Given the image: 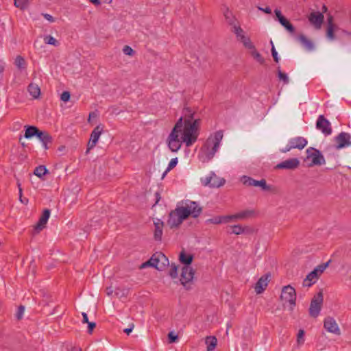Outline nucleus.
Returning <instances> with one entry per match:
<instances>
[{
    "instance_id": "1",
    "label": "nucleus",
    "mask_w": 351,
    "mask_h": 351,
    "mask_svg": "<svg viewBox=\"0 0 351 351\" xmlns=\"http://www.w3.org/2000/svg\"><path fill=\"white\" fill-rule=\"evenodd\" d=\"M200 119L195 117V113L190 108L185 107L182 116L177 121L167 139L168 147L173 152H178L184 143L187 147L193 145L197 140Z\"/></svg>"
},
{
    "instance_id": "2",
    "label": "nucleus",
    "mask_w": 351,
    "mask_h": 351,
    "mask_svg": "<svg viewBox=\"0 0 351 351\" xmlns=\"http://www.w3.org/2000/svg\"><path fill=\"white\" fill-rule=\"evenodd\" d=\"M221 130L210 134L206 139L199 152V158L203 162H208L213 158L218 151L223 138Z\"/></svg>"
},
{
    "instance_id": "3",
    "label": "nucleus",
    "mask_w": 351,
    "mask_h": 351,
    "mask_svg": "<svg viewBox=\"0 0 351 351\" xmlns=\"http://www.w3.org/2000/svg\"><path fill=\"white\" fill-rule=\"evenodd\" d=\"M280 300L283 305L288 304L290 311H293L295 306L296 293L295 289L291 285L285 286L281 292Z\"/></svg>"
},
{
    "instance_id": "4",
    "label": "nucleus",
    "mask_w": 351,
    "mask_h": 351,
    "mask_svg": "<svg viewBox=\"0 0 351 351\" xmlns=\"http://www.w3.org/2000/svg\"><path fill=\"white\" fill-rule=\"evenodd\" d=\"M330 261L325 263L317 265L311 272H310L303 281L304 287H311L314 285L318 280L320 275L328 267Z\"/></svg>"
},
{
    "instance_id": "5",
    "label": "nucleus",
    "mask_w": 351,
    "mask_h": 351,
    "mask_svg": "<svg viewBox=\"0 0 351 351\" xmlns=\"http://www.w3.org/2000/svg\"><path fill=\"white\" fill-rule=\"evenodd\" d=\"M187 218V214L184 210H181L177 207L174 210L169 213L167 224L170 228L179 226Z\"/></svg>"
},
{
    "instance_id": "6",
    "label": "nucleus",
    "mask_w": 351,
    "mask_h": 351,
    "mask_svg": "<svg viewBox=\"0 0 351 351\" xmlns=\"http://www.w3.org/2000/svg\"><path fill=\"white\" fill-rule=\"evenodd\" d=\"M322 303L323 293L320 291L316 295H315L311 300L309 308V315L311 317L315 318L319 315Z\"/></svg>"
},
{
    "instance_id": "7",
    "label": "nucleus",
    "mask_w": 351,
    "mask_h": 351,
    "mask_svg": "<svg viewBox=\"0 0 351 351\" xmlns=\"http://www.w3.org/2000/svg\"><path fill=\"white\" fill-rule=\"evenodd\" d=\"M179 208L186 211L187 217L190 215L195 218L197 217L202 212V208L199 206V204L190 200L185 201L184 205Z\"/></svg>"
},
{
    "instance_id": "8",
    "label": "nucleus",
    "mask_w": 351,
    "mask_h": 351,
    "mask_svg": "<svg viewBox=\"0 0 351 351\" xmlns=\"http://www.w3.org/2000/svg\"><path fill=\"white\" fill-rule=\"evenodd\" d=\"M204 186L210 187H220L225 184V180L217 176L214 173H211L209 176L201 179Z\"/></svg>"
},
{
    "instance_id": "9",
    "label": "nucleus",
    "mask_w": 351,
    "mask_h": 351,
    "mask_svg": "<svg viewBox=\"0 0 351 351\" xmlns=\"http://www.w3.org/2000/svg\"><path fill=\"white\" fill-rule=\"evenodd\" d=\"M335 141L336 143L335 148L338 150L351 146V134L341 132L335 137Z\"/></svg>"
},
{
    "instance_id": "10",
    "label": "nucleus",
    "mask_w": 351,
    "mask_h": 351,
    "mask_svg": "<svg viewBox=\"0 0 351 351\" xmlns=\"http://www.w3.org/2000/svg\"><path fill=\"white\" fill-rule=\"evenodd\" d=\"M195 271L190 265H184L182 269L180 281L182 285L189 289L190 287L187 285L192 282L194 278Z\"/></svg>"
},
{
    "instance_id": "11",
    "label": "nucleus",
    "mask_w": 351,
    "mask_h": 351,
    "mask_svg": "<svg viewBox=\"0 0 351 351\" xmlns=\"http://www.w3.org/2000/svg\"><path fill=\"white\" fill-rule=\"evenodd\" d=\"M153 264V267L158 270H162L169 264V260L165 254L162 253H156L149 260V263Z\"/></svg>"
},
{
    "instance_id": "12",
    "label": "nucleus",
    "mask_w": 351,
    "mask_h": 351,
    "mask_svg": "<svg viewBox=\"0 0 351 351\" xmlns=\"http://www.w3.org/2000/svg\"><path fill=\"white\" fill-rule=\"evenodd\" d=\"M316 128L321 131L325 136L330 135L332 132L331 123L322 114L319 115L317 119Z\"/></svg>"
},
{
    "instance_id": "13",
    "label": "nucleus",
    "mask_w": 351,
    "mask_h": 351,
    "mask_svg": "<svg viewBox=\"0 0 351 351\" xmlns=\"http://www.w3.org/2000/svg\"><path fill=\"white\" fill-rule=\"evenodd\" d=\"M306 152L308 154L307 157L311 158V166L322 165L325 164L326 160L324 157L319 150L310 147L306 149Z\"/></svg>"
},
{
    "instance_id": "14",
    "label": "nucleus",
    "mask_w": 351,
    "mask_h": 351,
    "mask_svg": "<svg viewBox=\"0 0 351 351\" xmlns=\"http://www.w3.org/2000/svg\"><path fill=\"white\" fill-rule=\"evenodd\" d=\"M104 128L101 125L96 126L90 134V138L87 145L86 154L93 149L98 142L100 135L103 132Z\"/></svg>"
},
{
    "instance_id": "15",
    "label": "nucleus",
    "mask_w": 351,
    "mask_h": 351,
    "mask_svg": "<svg viewBox=\"0 0 351 351\" xmlns=\"http://www.w3.org/2000/svg\"><path fill=\"white\" fill-rule=\"evenodd\" d=\"M256 215V212L254 210L247 209L240 211L236 214L228 215V217L230 221H237V220H244L249 218L254 217Z\"/></svg>"
},
{
    "instance_id": "16",
    "label": "nucleus",
    "mask_w": 351,
    "mask_h": 351,
    "mask_svg": "<svg viewBox=\"0 0 351 351\" xmlns=\"http://www.w3.org/2000/svg\"><path fill=\"white\" fill-rule=\"evenodd\" d=\"M324 326L325 329L331 333L339 334L340 330L335 319L333 317H328L324 319Z\"/></svg>"
},
{
    "instance_id": "17",
    "label": "nucleus",
    "mask_w": 351,
    "mask_h": 351,
    "mask_svg": "<svg viewBox=\"0 0 351 351\" xmlns=\"http://www.w3.org/2000/svg\"><path fill=\"white\" fill-rule=\"evenodd\" d=\"M324 18L323 13L313 12L310 14L308 21L316 29H319L324 21Z\"/></svg>"
},
{
    "instance_id": "18",
    "label": "nucleus",
    "mask_w": 351,
    "mask_h": 351,
    "mask_svg": "<svg viewBox=\"0 0 351 351\" xmlns=\"http://www.w3.org/2000/svg\"><path fill=\"white\" fill-rule=\"evenodd\" d=\"M300 161L298 158H290L278 163L276 165L277 169H294L299 166Z\"/></svg>"
},
{
    "instance_id": "19",
    "label": "nucleus",
    "mask_w": 351,
    "mask_h": 351,
    "mask_svg": "<svg viewBox=\"0 0 351 351\" xmlns=\"http://www.w3.org/2000/svg\"><path fill=\"white\" fill-rule=\"evenodd\" d=\"M269 274L261 276L255 285L254 289L256 293L260 294L264 291L269 281Z\"/></svg>"
},
{
    "instance_id": "20",
    "label": "nucleus",
    "mask_w": 351,
    "mask_h": 351,
    "mask_svg": "<svg viewBox=\"0 0 351 351\" xmlns=\"http://www.w3.org/2000/svg\"><path fill=\"white\" fill-rule=\"evenodd\" d=\"M49 216H50V210L49 209H45L43 211L41 217H40L38 223H36V225L34 227L35 230L37 232H40L45 227V225L47 223Z\"/></svg>"
},
{
    "instance_id": "21",
    "label": "nucleus",
    "mask_w": 351,
    "mask_h": 351,
    "mask_svg": "<svg viewBox=\"0 0 351 351\" xmlns=\"http://www.w3.org/2000/svg\"><path fill=\"white\" fill-rule=\"evenodd\" d=\"M289 141L293 149H302L307 145V140L302 136L292 138Z\"/></svg>"
},
{
    "instance_id": "22",
    "label": "nucleus",
    "mask_w": 351,
    "mask_h": 351,
    "mask_svg": "<svg viewBox=\"0 0 351 351\" xmlns=\"http://www.w3.org/2000/svg\"><path fill=\"white\" fill-rule=\"evenodd\" d=\"M164 223L160 219H157L154 221V239L156 241H161L162 236V228Z\"/></svg>"
},
{
    "instance_id": "23",
    "label": "nucleus",
    "mask_w": 351,
    "mask_h": 351,
    "mask_svg": "<svg viewBox=\"0 0 351 351\" xmlns=\"http://www.w3.org/2000/svg\"><path fill=\"white\" fill-rule=\"evenodd\" d=\"M36 136L43 143L44 148L47 149V144L52 142V137L49 134V133L39 130Z\"/></svg>"
},
{
    "instance_id": "24",
    "label": "nucleus",
    "mask_w": 351,
    "mask_h": 351,
    "mask_svg": "<svg viewBox=\"0 0 351 351\" xmlns=\"http://www.w3.org/2000/svg\"><path fill=\"white\" fill-rule=\"evenodd\" d=\"M223 15L225 16L226 22L232 27L239 23L234 16L232 14V12L228 8L226 9V10L223 12Z\"/></svg>"
},
{
    "instance_id": "25",
    "label": "nucleus",
    "mask_w": 351,
    "mask_h": 351,
    "mask_svg": "<svg viewBox=\"0 0 351 351\" xmlns=\"http://www.w3.org/2000/svg\"><path fill=\"white\" fill-rule=\"evenodd\" d=\"M298 39L308 51H311L313 49L314 46L313 43L309 39H308L304 35H299L298 36Z\"/></svg>"
},
{
    "instance_id": "26",
    "label": "nucleus",
    "mask_w": 351,
    "mask_h": 351,
    "mask_svg": "<svg viewBox=\"0 0 351 351\" xmlns=\"http://www.w3.org/2000/svg\"><path fill=\"white\" fill-rule=\"evenodd\" d=\"M27 90L30 95H32L34 99L38 98L40 95V89L36 84H29L27 87Z\"/></svg>"
},
{
    "instance_id": "27",
    "label": "nucleus",
    "mask_w": 351,
    "mask_h": 351,
    "mask_svg": "<svg viewBox=\"0 0 351 351\" xmlns=\"http://www.w3.org/2000/svg\"><path fill=\"white\" fill-rule=\"evenodd\" d=\"M230 221V219L228 215L226 216H217L212 219H209L206 221V223H213V224H219L222 223H228Z\"/></svg>"
},
{
    "instance_id": "28",
    "label": "nucleus",
    "mask_w": 351,
    "mask_h": 351,
    "mask_svg": "<svg viewBox=\"0 0 351 351\" xmlns=\"http://www.w3.org/2000/svg\"><path fill=\"white\" fill-rule=\"evenodd\" d=\"M205 343L206 344L207 351H213L217 343V340L214 336H209L206 338Z\"/></svg>"
},
{
    "instance_id": "29",
    "label": "nucleus",
    "mask_w": 351,
    "mask_h": 351,
    "mask_svg": "<svg viewBox=\"0 0 351 351\" xmlns=\"http://www.w3.org/2000/svg\"><path fill=\"white\" fill-rule=\"evenodd\" d=\"M334 27H335V25L333 24L332 16H330L328 18V28H327V37L330 40L335 39Z\"/></svg>"
},
{
    "instance_id": "30",
    "label": "nucleus",
    "mask_w": 351,
    "mask_h": 351,
    "mask_svg": "<svg viewBox=\"0 0 351 351\" xmlns=\"http://www.w3.org/2000/svg\"><path fill=\"white\" fill-rule=\"evenodd\" d=\"M193 259V256L191 254H186L182 251L180 254V261L185 265H190Z\"/></svg>"
},
{
    "instance_id": "31",
    "label": "nucleus",
    "mask_w": 351,
    "mask_h": 351,
    "mask_svg": "<svg viewBox=\"0 0 351 351\" xmlns=\"http://www.w3.org/2000/svg\"><path fill=\"white\" fill-rule=\"evenodd\" d=\"M39 130L35 126H26L25 132V138H30L34 136H37Z\"/></svg>"
},
{
    "instance_id": "32",
    "label": "nucleus",
    "mask_w": 351,
    "mask_h": 351,
    "mask_svg": "<svg viewBox=\"0 0 351 351\" xmlns=\"http://www.w3.org/2000/svg\"><path fill=\"white\" fill-rule=\"evenodd\" d=\"M231 30L236 35V38L238 41L240 40L243 36H246L245 32L241 27L239 23L232 27Z\"/></svg>"
},
{
    "instance_id": "33",
    "label": "nucleus",
    "mask_w": 351,
    "mask_h": 351,
    "mask_svg": "<svg viewBox=\"0 0 351 351\" xmlns=\"http://www.w3.org/2000/svg\"><path fill=\"white\" fill-rule=\"evenodd\" d=\"M250 53L252 55V56L258 62H259L261 64H264L265 62V60L264 58L262 57V56L261 55V53L257 51V50L255 48V46H254V49H250Z\"/></svg>"
},
{
    "instance_id": "34",
    "label": "nucleus",
    "mask_w": 351,
    "mask_h": 351,
    "mask_svg": "<svg viewBox=\"0 0 351 351\" xmlns=\"http://www.w3.org/2000/svg\"><path fill=\"white\" fill-rule=\"evenodd\" d=\"M14 64L20 70H23L26 69V62L25 59L21 56H16L14 61Z\"/></svg>"
},
{
    "instance_id": "35",
    "label": "nucleus",
    "mask_w": 351,
    "mask_h": 351,
    "mask_svg": "<svg viewBox=\"0 0 351 351\" xmlns=\"http://www.w3.org/2000/svg\"><path fill=\"white\" fill-rule=\"evenodd\" d=\"M239 42L242 43L243 46L247 49H254V45L252 43V42L251 41L250 38L249 36H247V35L245 36H243L241 38V39L240 40H239Z\"/></svg>"
},
{
    "instance_id": "36",
    "label": "nucleus",
    "mask_w": 351,
    "mask_h": 351,
    "mask_svg": "<svg viewBox=\"0 0 351 351\" xmlns=\"http://www.w3.org/2000/svg\"><path fill=\"white\" fill-rule=\"evenodd\" d=\"M48 173V170L45 166L40 165L35 168L34 174L38 178H42L43 176Z\"/></svg>"
},
{
    "instance_id": "37",
    "label": "nucleus",
    "mask_w": 351,
    "mask_h": 351,
    "mask_svg": "<svg viewBox=\"0 0 351 351\" xmlns=\"http://www.w3.org/2000/svg\"><path fill=\"white\" fill-rule=\"evenodd\" d=\"M254 183L255 184L254 186L261 187L263 191H269L271 189L270 186L267 184V182L264 179H262L261 180H256Z\"/></svg>"
},
{
    "instance_id": "38",
    "label": "nucleus",
    "mask_w": 351,
    "mask_h": 351,
    "mask_svg": "<svg viewBox=\"0 0 351 351\" xmlns=\"http://www.w3.org/2000/svg\"><path fill=\"white\" fill-rule=\"evenodd\" d=\"M44 41L46 44L53 45L57 47L59 45V42L53 36L50 35L45 36L44 38Z\"/></svg>"
},
{
    "instance_id": "39",
    "label": "nucleus",
    "mask_w": 351,
    "mask_h": 351,
    "mask_svg": "<svg viewBox=\"0 0 351 351\" xmlns=\"http://www.w3.org/2000/svg\"><path fill=\"white\" fill-rule=\"evenodd\" d=\"M241 182L244 185L248 186H254V182H256V180L253 179L251 177L243 176L241 178Z\"/></svg>"
},
{
    "instance_id": "40",
    "label": "nucleus",
    "mask_w": 351,
    "mask_h": 351,
    "mask_svg": "<svg viewBox=\"0 0 351 351\" xmlns=\"http://www.w3.org/2000/svg\"><path fill=\"white\" fill-rule=\"evenodd\" d=\"M14 5L21 10H24L28 5V0H14Z\"/></svg>"
},
{
    "instance_id": "41",
    "label": "nucleus",
    "mask_w": 351,
    "mask_h": 351,
    "mask_svg": "<svg viewBox=\"0 0 351 351\" xmlns=\"http://www.w3.org/2000/svg\"><path fill=\"white\" fill-rule=\"evenodd\" d=\"M231 233L235 234H240L244 232V228H243L241 225H234L231 226Z\"/></svg>"
},
{
    "instance_id": "42",
    "label": "nucleus",
    "mask_w": 351,
    "mask_h": 351,
    "mask_svg": "<svg viewBox=\"0 0 351 351\" xmlns=\"http://www.w3.org/2000/svg\"><path fill=\"white\" fill-rule=\"evenodd\" d=\"M169 275L171 278H175L178 276V267L176 265H171L169 270Z\"/></svg>"
},
{
    "instance_id": "43",
    "label": "nucleus",
    "mask_w": 351,
    "mask_h": 351,
    "mask_svg": "<svg viewBox=\"0 0 351 351\" xmlns=\"http://www.w3.org/2000/svg\"><path fill=\"white\" fill-rule=\"evenodd\" d=\"M278 77L280 80H282L284 84H288L289 83V77L287 75L283 72H282L280 70L278 71Z\"/></svg>"
},
{
    "instance_id": "44",
    "label": "nucleus",
    "mask_w": 351,
    "mask_h": 351,
    "mask_svg": "<svg viewBox=\"0 0 351 351\" xmlns=\"http://www.w3.org/2000/svg\"><path fill=\"white\" fill-rule=\"evenodd\" d=\"M304 331L302 329H300L298 331V336H297V341L298 344H302L304 341Z\"/></svg>"
},
{
    "instance_id": "45",
    "label": "nucleus",
    "mask_w": 351,
    "mask_h": 351,
    "mask_svg": "<svg viewBox=\"0 0 351 351\" xmlns=\"http://www.w3.org/2000/svg\"><path fill=\"white\" fill-rule=\"evenodd\" d=\"M25 311V307L22 305L19 306L16 313V317L20 320L22 319Z\"/></svg>"
},
{
    "instance_id": "46",
    "label": "nucleus",
    "mask_w": 351,
    "mask_h": 351,
    "mask_svg": "<svg viewBox=\"0 0 351 351\" xmlns=\"http://www.w3.org/2000/svg\"><path fill=\"white\" fill-rule=\"evenodd\" d=\"M123 52L128 56H132L134 54V51L128 45H125L123 48Z\"/></svg>"
},
{
    "instance_id": "47",
    "label": "nucleus",
    "mask_w": 351,
    "mask_h": 351,
    "mask_svg": "<svg viewBox=\"0 0 351 351\" xmlns=\"http://www.w3.org/2000/svg\"><path fill=\"white\" fill-rule=\"evenodd\" d=\"M271 55L274 58V60L276 62H278L279 61V58H278V53L274 46V44H273V42L271 41Z\"/></svg>"
},
{
    "instance_id": "48",
    "label": "nucleus",
    "mask_w": 351,
    "mask_h": 351,
    "mask_svg": "<svg viewBox=\"0 0 351 351\" xmlns=\"http://www.w3.org/2000/svg\"><path fill=\"white\" fill-rule=\"evenodd\" d=\"M177 164H178V158H172L168 165L167 171H171L172 169H173L177 165Z\"/></svg>"
},
{
    "instance_id": "49",
    "label": "nucleus",
    "mask_w": 351,
    "mask_h": 351,
    "mask_svg": "<svg viewBox=\"0 0 351 351\" xmlns=\"http://www.w3.org/2000/svg\"><path fill=\"white\" fill-rule=\"evenodd\" d=\"M70 97L71 95L69 91H64L60 95V99L62 101L66 102L69 100Z\"/></svg>"
},
{
    "instance_id": "50",
    "label": "nucleus",
    "mask_w": 351,
    "mask_h": 351,
    "mask_svg": "<svg viewBox=\"0 0 351 351\" xmlns=\"http://www.w3.org/2000/svg\"><path fill=\"white\" fill-rule=\"evenodd\" d=\"M168 338L169 343H173L178 339V335H175L173 332H170L168 334Z\"/></svg>"
},
{
    "instance_id": "51",
    "label": "nucleus",
    "mask_w": 351,
    "mask_h": 351,
    "mask_svg": "<svg viewBox=\"0 0 351 351\" xmlns=\"http://www.w3.org/2000/svg\"><path fill=\"white\" fill-rule=\"evenodd\" d=\"M88 332L91 334L96 324L95 322H88Z\"/></svg>"
},
{
    "instance_id": "52",
    "label": "nucleus",
    "mask_w": 351,
    "mask_h": 351,
    "mask_svg": "<svg viewBox=\"0 0 351 351\" xmlns=\"http://www.w3.org/2000/svg\"><path fill=\"white\" fill-rule=\"evenodd\" d=\"M291 144L289 141L288 144L285 146V147L281 149V152L283 153L289 152L291 149H293V147H291Z\"/></svg>"
},
{
    "instance_id": "53",
    "label": "nucleus",
    "mask_w": 351,
    "mask_h": 351,
    "mask_svg": "<svg viewBox=\"0 0 351 351\" xmlns=\"http://www.w3.org/2000/svg\"><path fill=\"white\" fill-rule=\"evenodd\" d=\"M43 16L48 21H49L51 23L54 22V18L51 15H50L49 14H43Z\"/></svg>"
},
{
    "instance_id": "54",
    "label": "nucleus",
    "mask_w": 351,
    "mask_h": 351,
    "mask_svg": "<svg viewBox=\"0 0 351 351\" xmlns=\"http://www.w3.org/2000/svg\"><path fill=\"white\" fill-rule=\"evenodd\" d=\"M17 186L19 188L20 200H21V202H24L23 200L21 199V197H22V188H21V183L19 182H17Z\"/></svg>"
},
{
    "instance_id": "55",
    "label": "nucleus",
    "mask_w": 351,
    "mask_h": 351,
    "mask_svg": "<svg viewBox=\"0 0 351 351\" xmlns=\"http://www.w3.org/2000/svg\"><path fill=\"white\" fill-rule=\"evenodd\" d=\"M280 23L284 26L287 24V21H289L286 18H285L284 16L283 17H280V19L278 20Z\"/></svg>"
},
{
    "instance_id": "56",
    "label": "nucleus",
    "mask_w": 351,
    "mask_h": 351,
    "mask_svg": "<svg viewBox=\"0 0 351 351\" xmlns=\"http://www.w3.org/2000/svg\"><path fill=\"white\" fill-rule=\"evenodd\" d=\"M82 322L83 323H88V315L86 313H82Z\"/></svg>"
},
{
    "instance_id": "57",
    "label": "nucleus",
    "mask_w": 351,
    "mask_h": 351,
    "mask_svg": "<svg viewBox=\"0 0 351 351\" xmlns=\"http://www.w3.org/2000/svg\"><path fill=\"white\" fill-rule=\"evenodd\" d=\"M258 9L262 10V11H263L264 12H265L267 14H271V10L269 7H267L265 8H258Z\"/></svg>"
},
{
    "instance_id": "58",
    "label": "nucleus",
    "mask_w": 351,
    "mask_h": 351,
    "mask_svg": "<svg viewBox=\"0 0 351 351\" xmlns=\"http://www.w3.org/2000/svg\"><path fill=\"white\" fill-rule=\"evenodd\" d=\"M275 14L278 20L280 19V17H283L281 11L279 10H275Z\"/></svg>"
},
{
    "instance_id": "59",
    "label": "nucleus",
    "mask_w": 351,
    "mask_h": 351,
    "mask_svg": "<svg viewBox=\"0 0 351 351\" xmlns=\"http://www.w3.org/2000/svg\"><path fill=\"white\" fill-rule=\"evenodd\" d=\"M134 328V325L132 324L130 328H125L124 330V332L127 334V335H129L133 330Z\"/></svg>"
},
{
    "instance_id": "60",
    "label": "nucleus",
    "mask_w": 351,
    "mask_h": 351,
    "mask_svg": "<svg viewBox=\"0 0 351 351\" xmlns=\"http://www.w3.org/2000/svg\"><path fill=\"white\" fill-rule=\"evenodd\" d=\"M286 29L291 33H293L295 31V28L292 24L289 25V26Z\"/></svg>"
},
{
    "instance_id": "61",
    "label": "nucleus",
    "mask_w": 351,
    "mask_h": 351,
    "mask_svg": "<svg viewBox=\"0 0 351 351\" xmlns=\"http://www.w3.org/2000/svg\"><path fill=\"white\" fill-rule=\"evenodd\" d=\"M89 1L95 5H101V0H89Z\"/></svg>"
},
{
    "instance_id": "62",
    "label": "nucleus",
    "mask_w": 351,
    "mask_h": 351,
    "mask_svg": "<svg viewBox=\"0 0 351 351\" xmlns=\"http://www.w3.org/2000/svg\"><path fill=\"white\" fill-rule=\"evenodd\" d=\"M147 266H151V267H153V264L152 263H149V261L143 263L142 265H141V268H145Z\"/></svg>"
},
{
    "instance_id": "63",
    "label": "nucleus",
    "mask_w": 351,
    "mask_h": 351,
    "mask_svg": "<svg viewBox=\"0 0 351 351\" xmlns=\"http://www.w3.org/2000/svg\"><path fill=\"white\" fill-rule=\"evenodd\" d=\"M113 293V289L112 287H108L106 288V293L108 295H112Z\"/></svg>"
},
{
    "instance_id": "64",
    "label": "nucleus",
    "mask_w": 351,
    "mask_h": 351,
    "mask_svg": "<svg viewBox=\"0 0 351 351\" xmlns=\"http://www.w3.org/2000/svg\"><path fill=\"white\" fill-rule=\"evenodd\" d=\"M5 70V66L3 64H0V73H3Z\"/></svg>"
}]
</instances>
